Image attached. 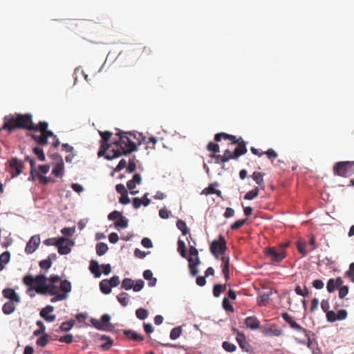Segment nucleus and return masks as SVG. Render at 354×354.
Returning a JSON list of instances; mask_svg holds the SVG:
<instances>
[{"mask_svg":"<svg viewBox=\"0 0 354 354\" xmlns=\"http://www.w3.org/2000/svg\"><path fill=\"white\" fill-rule=\"evenodd\" d=\"M117 299L122 306H127L129 303V295L125 292H122L117 296Z\"/></svg>","mask_w":354,"mask_h":354,"instance_id":"7c9ffc66","label":"nucleus"},{"mask_svg":"<svg viewBox=\"0 0 354 354\" xmlns=\"http://www.w3.org/2000/svg\"><path fill=\"white\" fill-rule=\"evenodd\" d=\"M55 294L50 295L55 296L50 299V301L54 303L57 301L65 300L68 298V293L71 291V283L69 281L65 279L61 281L59 287L55 285Z\"/></svg>","mask_w":354,"mask_h":354,"instance_id":"1a4fd4ad","label":"nucleus"},{"mask_svg":"<svg viewBox=\"0 0 354 354\" xmlns=\"http://www.w3.org/2000/svg\"><path fill=\"white\" fill-rule=\"evenodd\" d=\"M288 246V244H285L284 245H281L279 248H267L264 251L265 255L272 263H279L286 258V252L285 251V248Z\"/></svg>","mask_w":354,"mask_h":354,"instance_id":"0eeeda50","label":"nucleus"},{"mask_svg":"<svg viewBox=\"0 0 354 354\" xmlns=\"http://www.w3.org/2000/svg\"><path fill=\"white\" fill-rule=\"evenodd\" d=\"M234 332H236V340L240 346V347L243 349V334L236 330L235 328H233Z\"/></svg>","mask_w":354,"mask_h":354,"instance_id":"680f3d73","label":"nucleus"},{"mask_svg":"<svg viewBox=\"0 0 354 354\" xmlns=\"http://www.w3.org/2000/svg\"><path fill=\"white\" fill-rule=\"evenodd\" d=\"M221 260L222 261V272L225 280L228 281L230 279V259L228 257L223 255Z\"/></svg>","mask_w":354,"mask_h":354,"instance_id":"5701e85b","label":"nucleus"},{"mask_svg":"<svg viewBox=\"0 0 354 354\" xmlns=\"http://www.w3.org/2000/svg\"><path fill=\"white\" fill-rule=\"evenodd\" d=\"M33 152L37 156V158L39 160H41V161L45 160V155H44V151L41 148L38 147H35L33 149Z\"/></svg>","mask_w":354,"mask_h":354,"instance_id":"49530a36","label":"nucleus"},{"mask_svg":"<svg viewBox=\"0 0 354 354\" xmlns=\"http://www.w3.org/2000/svg\"><path fill=\"white\" fill-rule=\"evenodd\" d=\"M68 241V240L64 237L58 238V243L57 247L58 249V252L62 255L67 254L71 252V249L70 246L64 244Z\"/></svg>","mask_w":354,"mask_h":354,"instance_id":"412c9836","label":"nucleus"},{"mask_svg":"<svg viewBox=\"0 0 354 354\" xmlns=\"http://www.w3.org/2000/svg\"><path fill=\"white\" fill-rule=\"evenodd\" d=\"M73 326V323L71 322H63L60 326V330L64 332H67L71 329Z\"/></svg>","mask_w":354,"mask_h":354,"instance_id":"13d9d810","label":"nucleus"},{"mask_svg":"<svg viewBox=\"0 0 354 354\" xmlns=\"http://www.w3.org/2000/svg\"><path fill=\"white\" fill-rule=\"evenodd\" d=\"M245 325L252 330H256L260 328V322L254 316L248 317L245 319Z\"/></svg>","mask_w":354,"mask_h":354,"instance_id":"aec40b11","label":"nucleus"},{"mask_svg":"<svg viewBox=\"0 0 354 354\" xmlns=\"http://www.w3.org/2000/svg\"><path fill=\"white\" fill-rule=\"evenodd\" d=\"M252 178L259 185H261L263 183V174L261 172L254 171L252 175Z\"/></svg>","mask_w":354,"mask_h":354,"instance_id":"79ce46f5","label":"nucleus"},{"mask_svg":"<svg viewBox=\"0 0 354 354\" xmlns=\"http://www.w3.org/2000/svg\"><path fill=\"white\" fill-rule=\"evenodd\" d=\"M101 339L106 341L105 343H104L101 345L102 348L104 351L109 350L113 344V339L111 337H106L104 335L101 337Z\"/></svg>","mask_w":354,"mask_h":354,"instance_id":"ea45409f","label":"nucleus"},{"mask_svg":"<svg viewBox=\"0 0 354 354\" xmlns=\"http://www.w3.org/2000/svg\"><path fill=\"white\" fill-rule=\"evenodd\" d=\"M4 297L9 299L10 301L15 303L20 302V297L17 292L12 288H6L2 292Z\"/></svg>","mask_w":354,"mask_h":354,"instance_id":"4be33fe9","label":"nucleus"},{"mask_svg":"<svg viewBox=\"0 0 354 354\" xmlns=\"http://www.w3.org/2000/svg\"><path fill=\"white\" fill-rule=\"evenodd\" d=\"M345 276L354 283V263L350 264L348 270L345 272Z\"/></svg>","mask_w":354,"mask_h":354,"instance_id":"de8ad7c7","label":"nucleus"},{"mask_svg":"<svg viewBox=\"0 0 354 354\" xmlns=\"http://www.w3.org/2000/svg\"><path fill=\"white\" fill-rule=\"evenodd\" d=\"M136 315L139 319L143 320L147 317L148 311L145 308H140L136 310Z\"/></svg>","mask_w":354,"mask_h":354,"instance_id":"c03bdc74","label":"nucleus"},{"mask_svg":"<svg viewBox=\"0 0 354 354\" xmlns=\"http://www.w3.org/2000/svg\"><path fill=\"white\" fill-rule=\"evenodd\" d=\"M263 333L265 335L279 337L283 335V330L279 328L276 324H273L270 328L264 330Z\"/></svg>","mask_w":354,"mask_h":354,"instance_id":"b1692460","label":"nucleus"},{"mask_svg":"<svg viewBox=\"0 0 354 354\" xmlns=\"http://www.w3.org/2000/svg\"><path fill=\"white\" fill-rule=\"evenodd\" d=\"M210 251L218 259L219 254H223L226 250V243L223 236H220L218 240H214L210 245Z\"/></svg>","mask_w":354,"mask_h":354,"instance_id":"f8f14e48","label":"nucleus"},{"mask_svg":"<svg viewBox=\"0 0 354 354\" xmlns=\"http://www.w3.org/2000/svg\"><path fill=\"white\" fill-rule=\"evenodd\" d=\"M182 333V328L180 326L174 328L169 335V337L171 339H176L180 337Z\"/></svg>","mask_w":354,"mask_h":354,"instance_id":"37998d69","label":"nucleus"},{"mask_svg":"<svg viewBox=\"0 0 354 354\" xmlns=\"http://www.w3.org/2000/svg\"><path fill=\"white\" fill-rule=\"evenodd\" d=\"M54 160H57V162L53 167L52 174L56 176L61 178L64 175V164L62 158L58 155H54Z\"/></svg>","mask_w":354,"mask_h":354,"instance_id":"2eb2a0df","label":"nucleus"},{"mask_svg":"<svg viewBox=\"0 0 354 354\" xmlns=\"http://www.w3.org/2000/svg\"><path fill=\"white\" fill-rule=\"evenodd\" d=\"M124 334L129 339L134 341V342H142L144 340V337L141 335L140 334L138 333L137 332L133 330H127L124 331Z\"/></svg>","mask_w":354,"mask_h":354,"instance_id":"a878e982","label":"nucleus"},{"mask_svg":"<svg viewBox=\"0 0 354 354\" xmlns=\"http://www.w3.org/2000/svg\"><path fill=\"white\" fill-rule=\"evenodd\" d=\"M100 266L97 261L92 260L90 263L89 269L91 273L94 274V276L97 278H99L101 276V272L99 270Z\"/></svg>","mask_w":354,"mask_h":354,"instance_id":"bb28decb","label":"nucleus"},{"mask_svg":"<svg viewBox=\"0 0 354 354\" xmlns=\"http://www.w3.org/2000/svg\"><path fill=\"white\" fill-rule=\"evenodd\" d=\"M108 250V246L106 243L100 242L96 245V252L99 256L104 255Z\"/></svg>","mask_w":354,"mask_h":354,"instance_id":"f704fd0d","label":"nucleus"},{"mask_svg":"<svg viewBox=\"0 0 354 354\" xmlns=\"http://www.w3.org/2000/svg\"><path fill=\"white\" fill-rule=\"evenodd\" d=\"M48 278L44 274H38L34 277L31 274H26L23 278L24 283L31 290L42 295L55 294V285L48 284Z\"/></svg>","mask_w":354,"mask_h":354,"instance_id":"f03ea898","label":"nucleus"},{"mask_svg":"<svg viewBox=\"0 0 354 354\" xmlns=\"http://www.w3.org/2000/svg\"><path fill=\"white\" fill-rule=\"evenodd\" d=\"M134 281L130 278H125L123 279L121 288L127 290L133 289Z\"/></svg>","mask_w":354,"mask_h":354,"instance_id":"58836bf2","label":"nucleus"},{"mask_svg":"<svg viewBox=\"0 0 354 354\" xmlns=\"http://www.w3.org/2000/svg\"><path fill=\"white\" fill-rule=\"evenodd\" d=\"M218 186L217 183H211L209 186L205 188L201 194L204 195H209V194H216L218 196L221 197V192L218 189H216L215 187Z\"/></svg>","mask_w":354,"mask_h":354,"instance_id":"393cba45","label":"nucleus"},{"mask_svg":"<svg viewBox=\"0 0 354 354\" xmlns=\"http://www.w3.org/2000/svg\"><path fill=\"white\" fill-rule=\"evenodd\" d=\"M344 283L343 279L339 277L336 279H330L326 284V289L328 292H333L337 288L342 286Z\"/></svg>","mask_w":354,"mask_h":354,"instance_id":"6ab92c4d","label":"nucleus"},{"mask_svg":"<svg viewBox=\"0 0 354 354\" xmlns=\"http://www.w3.org/2000/svg\"><path fill=\"white\" fill-rule=\"evenodd\" d=\"M115 136L119 139L113 143L115 147H113L105 155V158L107 160H112L122 155L126 156L137 151L138 145H141L145 139L142 134L139 132L123 131L120 129H117Z\"/></svg>","mask_w":354,"mask_h":354,"instance_id":"f257e3e1","label":"nucleus"},{"mask_svg":"<svg viewBox=\"0 0 354 354\" xmlns=\"http://www.w3.org/2000/svg\"><path fill=\"white\" fill-rule=\"evenodd\" d=\"M295 292L301 296L306 297L308 295V290L307 288L305 287L304 290H303L299 286H297L295 289Z\"/></svg>","mask_w":354,"mask_h":354,"instance_id":"e2e57ef3","label":"nucleus"},{"mask_svg":"<svg viewBox=\"0 0 354 354\" xmlns=\"http://www.w3.org/2000/svg\"><path fill=\"white\" fill-rule=\"evenodd\" d=\"M157 142V139L155 137H151L149 138L148 141L147 142V146L146 149H155L156 143Z\"/></svg>","mask_w":354,"mask_h":354,"instance_id":"0e129e2a","label":"nucleus"},{"mask_svg":"<svg viewBox=\"0 0 354 354\" xmlns=\"http://www.w3.org/2000/svg\"><path fill=\"white\" fill-rule=\"evenodd\" d=\"M222 305H223V308L226 311H230V312H232V313L234 312V307L232 306V305L229 301L228 298L225 297L223 299Z\"/></svg>","mask_w":354,"mask_h":354,"instance_id":"09e8293b","label":"nucleus"},{"mask_svg":"<svg viewBox=\"0 0 354 354\" xmlns=\"http://www.w3.org/2000/svg\"><path fill=\"white\" fill-rule=\"evenodd\" d=\"M15 301H7L6 302L2 308L3 312L6 315H10L15 310V306L14 304Z\"/></svg>","mask_w":354,"mask_h":354,"instance_id":"c756f323","label":"nucleus"},{"mask_svg":"<svg viewBox=\"0 0 354 354\" xmlns=\"http://www.w3.org/2000/svg\"><path fill=\"white\" fill-rule=\"evenodd\" d=\"M115 226L117 228H126L128 226V220L123 216H122L115 223Z\"/></svg>","mask_w":354,"mask_h":354,"instance_id":"a19ab883","label":"nucleus"},{"mask_svg":"<svg viewBox=\"0 0 354 354\" xmlns=\"http://www.w3.org/2000/svg\"><path fill=\"white\" fill-rule=\"evenodd\" d=\"M227 288L226 284H216L213 287V295L215 297H218L222 292H224Z\"/></svg>","mask_w":354,"mask_h":354,"instance_id":"2f4dec72","label":"nucleus"},{"mask_svg":"<svg viewBox=\"0 0 354 354\" xmlns=\"http://www.w3.org/2000/svg\"><path fill=\"white\" fill-rule=\"evenodd\" d=\"M259 194V188L255 187L252 190L248 192L246 194H245V199L246 200H252L255 197H257Z\"/></svg>","mask_w":354,"mask_h":354,"instance_id":"a18cd8bd","label":"nucleus"},{"mask_svg":"<svg viewBox=\"0 0 354 354\" xmlns=\"http://www.w3.org/2000/svg\"><path fill=\"white\" fill-rule=\"evenodd\" d=\"M326 319L328 322H335L337 321L336 313L333 310H328L326 312Z\"/></svg>","mask_w":354,"mask_h":354,"instance_id":"5fc2aeb1","label":"nucleus"},{"mask_svg":"<svg viewBox=\"0 0 354 354\" xmlns=\"http://www.w3.org/2000/svg\"><path fill=\"white\" fill-rule=\"evenodd\" d=\"M333 173L336 176L349 177L354 174V161H340L333 166Z\"/></svg>","mask_w":354,"mask_h":354,"instance_id":"6e6552de","label":"nucleus"},{"mask_svg":"<svg viewBox=\"0 0 354 354\" xmlns=\"http://www.w3.org/2000/svg\"><path fill=\"white\" fill-rule=\"evenodd\" d=\"M207 149L209 151H212L213 153L219 152V146L218 144H216L213 142H209L207 145Z\"/></svg>","mask_w":354,"mask_h":354,"instance_id":"052dcab7","label":"nucleus"},{"mask_svg":"<svg viewBox=\"0 0 354 354\" xmlns=\"http://www.w3.org/2000/svg\"><path fill=\"white\" fill-rule=\"evenodd\" d=\"M176 226L181 231L183 235H186L189 233V228L184 221L178 220L176 222Z\"/></svg>","mask_w":354,"mask_h":354,"instance_id":"e433bc0d","label":"nucleus"},{"mask_svg":"<svg viewBox=\"0 0 354 354\" xmlns=\"http://www.w3.org/2000/svg\"><path fill=\"white\" fill-rule=\"evenodd\" d=\"M222 346L223 349L227 352H233L236 349V346L228 342H223Z\"/></svg>","mask_w":354,"mask_h":354,"instance_id":"603ef678","label":"nucleus"},{"mask_svg":"<svg viewBox=\"0 0 354 354\" xmlns=\"http://www.w3.org/2000/svg\"><path fill=\"white\" fill-rule=\"evenodd\" d=\"M2 126L3 130L12 132L16 129H24L30 131L35 129L36 125L32 120L31 114H17L16 116L6 117Z\"/></svg>","mask_w":354,"mask_h":354,"instance_id":"7ed1b4c3","label":"nucleus"},{"mask_svg":"<svg viewBox=\"0 0 354 354\" xmlns=\"http://www.w3.org/2000/svg\"><path fill=\"white\" fill-rule=\"evenodd\" d=\"M306 243L302 241H298L297 242V248L299 253L302 254L303 257L306 256L308 253L306 250Z\"/></svg>","mask_w":354,"mask_h":354,"instance_id":"4c0bfd02","label":"nucleus"},{"mask_svg":"<svg viewBox=\"0 0 354 354\" xmlns=\"http://www.w3.org/2000/svg\"><path fill=\"white\" fill-rule=\"evenodd\" d=\"M270 300V294L263 293L259 295L257 298V304L261 306H266Z\"/></svg>","mask_w":354,"mask_h":354,"instance_id":"473e14b6","label":"nucleus"},{"mask_svg":"<svg viewBox=\"0 0 354 354\" xmlns=\"http://www.w3.org/2000/svg\"><path fill=\"white\" fill-rule=\"evenodd\" d=\"M339 288V297L343 299L348 293V287L347 286H342Z\"/></svg>","mask_w":354,"mask_h":354,"instance_id":"4d7b16f0","label":"nucleus"},{"mask_svg":"<svg viewBox=\"0 0 354 354\" xmlns=\"http://www.w3.org/2000/svg\"><path fill=\"white\" fill-rule=\"evenodd\" d=\"M54 310V307L52 306H47L46 307L41 309L40 311V316L48 322H53L55 320L56 316L55 315H49Z\"/></svg>","mask_w":354,"mask_h":354,"instance_id":"a211bd4d","label":"nucleus"},{"mask_svg":"<svg viewBox=\"0 0 354 354\" xmlns=\"http://www.w3.org/2000/svg\"><path fill=\"white\" fill-rule=\"evenodd\" d=\"M64 236H72L75 232V227H64L61 230Z\"/></svg>","mask_w":354,"mask_h":354,"instance_id":"69168bd1","label":"nucleus"},{"mask_svg":"<svg viewBox=\"0 0 354 354\" xmlns=\"http://www.w3.org/2000/svg\"><path fill=\"white\" fill-rule=\"evenodd\" d=\"M100 135L101 136L102 140H101V145L100 150L97 153L98 156H102L103 155H106L107 153H109V150H111L113 147H115V145L109 144L108 141L111 138L113 133L110 131H100Z\"/></svg>","mask_w":354,"mask_h":354,"instance_id":"9b49d317","label":"nucleus"},{"mask_svg":"<svg viewBox=\"0 0 354 354\" xmlns=\"http://www.w3.org/2000/svg\"><path fill=\"white\" fill-rule=\"evenodd\" d=\"M263 153H265L272 162L278 156L277 153L272 149H269L268 151L263 152Z\"/></svg>","mask_w":354,"mask_h":354,"instance_id":"8fccbe9b","label":"nucleus"},{"mask_svg":"<svg viewBox=\"0 0 354 354\" xmlns=\"http://www.w3.org/2000/svg\"><path fill=\"white\" fill-rule=\"evenodd\" d=\"M145 285V282L142 279H138L136 282L134 281L133 290L135 292H139L140 291Z\"/></svg>","mask_w":354,"mask_h":354,"instance_id":"3c124183","label":"nucleus"},{"mask_svg":"<svg viewBox=\"0 0 354 354\" xmlns=\"http://www.w3.org/2000/svg\"><path fill=\"white\" fill-rule=\"evenodd\" d=\"M178 252L183 257H187V247L185 243L180 239L178 241Z\"/></svg>","mask_w":354,"mask_h":354,"instance_id":"72a5a7b5","label":"nucleus"},{"mask_svg":"<svg viewBox=\"0 0 354 354\" xmlns=\"http://www.w3.org/2000/svg\"><path fill=\"white\" fill-rule=\"evenodd\" d=\"M48 122L43 121L39 122L35 129L32 131H39L41 132L40 135L32 134L31 137L32 139L40 145H46L48 143V138L50 136H53V133L51 131L48 130Z\"/></svg>","mask_w":354,"mask_h":354,"instance_id":"423d86ee","label":"nucleus"},{"mask_svg":"<svg viewBox=\"0 0 354 354\" xmlns=\"http://www.w3.org/2000/svg\"><path fill=\"white\" fill-rule=\"evenodd\" d=\"M10 254L9 252H4L0 255V261L3 263H7L10 260Z\"/></svg>","mask_w":354,"mask_h":354,"instance_id":"338daca9","label":"nucleus"},{"mask_svg":"<svg viewBox=\"0 0 354 354\" xmlns=\"http://www.w3.org/2000/svg\"><path fill=\"white\" fill-rule=\"evenodd\" d=\"M122 216V213L120 212H118L117 210H115L112 212H111L108 215V219L109 221H117L118 220L121 216Z\"/></svg>","mask_w":354,"mask_h":354,"instance_id":"864d4df0","label":"nucleus"},{"mask_svg":"<svg viewBox=\"0 0 354 354\" xmlns=\"http://www.w3.org/2000/svg\"><path fill=\"white\" fill-rule=\"evenodd\" d=\"M24 168V163L17 158H12L8 161V171L11 174L12 178L20 175Z\"/></svg>","mask_w":354,"mask_h":354,"instance_id":"ddd939ff","label":"nucleus"},{"mask_svg":"<svg viewBox=\"0 0 354 354\" xmlns=\"http://www.w3.org/2000/svg\"><path fill=\"white\" fill-rule=\"evenodd\" d=\"M189 252L190 257L188 258L187 260L189 261V272L192 276H196L198 272V270L196 267L201 263V261L198 257V252L197 249L195 248V246L190 245Z\"/></svg>","mask_w":354,"mask_h":354,"instance_id":"9d476101","label":"nucleus"},{"mask_svg":"<svg viewBox=\"0 0 354 354\" xmlns=\"http://www.w3.org/2000/svg\"><path fill=\"white\" fill-rule=\"evenodd\" d=\"M221 139L230 140L231 142V145H238L233 152H232L230 149H226L223 155H227V161L230 158H237L243 154V140L241 138L236 139V136L223 132L216 133L214 136L215 141L220 142Z\"/></svg>","mask_w":354,"mask_h":354,"instance_id":"39448f33","label":"nucleus"},{"mask_svg":"<svg viewBox=\"0 0 354 354\" xmlns=\"http://www.w3.org/2000/svg\"><path fill=\"white\" fill-rule=\"evenodd\" d=\"M40 242L39 235L32 236L26 244L25 252L28 254L33 253L39 247Z\"/></svg>","mask_w":354,"mask_h":354,"instance_id":"dca6fc26","label":"nucleus"},{"mask_svg":"<svg viewBox=\"0 0 354 354\" xmlns=\"http://www.w3.org/2000/svg\"><path fill=\"white\" fill-rule=\"evenodd\" d=\"M281 317L289 324L290 327L297 331V333L304 334L305 338L296 337L295 341L302 345H306L308 348H312L314 346L315 334L303 328L301 325L297 324L288 313L284 312L281 313Z\"/></svg>","mask_w":354,"mask_h":354,"instance_id":"20e7f679","label":"nucleus"},{"mask_svg":"<svg viewBox=\"0 0 354 354\" xmlns=\"http://www.w3.org/2000/svg\"><path fill=\"white\" fill-rule=\"evenodd\" d=\"M100 288L102 293L108 295L111 292V286L107 279H104L100 282Z\"/></svg>","mask_w":354,"mask_h":354,"instance_id":"c85d7f7f","label":"nucleus"},{"mask_svg":"<svg viewBox=\"0 0 354 354\" xmlns=\"http://www.w3.org/2000/svg\"><path fill=\"white\" fill-rule=\"evenodd\" d=\"M39 265L41 269L48 270L52 266V262L50 261V259H46L41 261Z\"/></svg>","mask_w":354,"mask_h":354,"instance_id":"6e6d98bb","label":"nucleus"},{"mask_svg":"<svg viewBox=\"0 0 354 354\" xmlns=\"http://www.w3.org/2000/svg\"><path fill=\"white\" fill-rule=\"evenodd\" d=\"M143 277L146 280L149 281L148 284L149 286H155L157 279L153 277V273L150 270H146L144 271Z\"/></svg>","mask_w":354,"mask_h":354,"instance_id":"cd10ccee","label":"nucleus"},{"mask_svg":"<svg viewBox=\"0 0 354 354\" xmlns=\"http://www.w3.org/2000/svg\"><path fill=\"white\" fill-rule=\"evenodd\" d=\"M108 282L111 285V288L116 287L120 283L119 277L113 276L110 279V280H108Z\"/></svg>","mask_w":354,"mask_h":354,"instance_id":"774afa93","label":"nucleus"},{"mask_svg":"<svg viewBox=\"0 0 354 354\" xmlns=\"http://www.w3.org/2000/svg\"><path fill=\"white\" fill-rule=\"evenodd\" d=\"M142 182V177L140 174H136L133 175V178L129 180L127 183V188L130 190V194L132 195L136 194L138 191H133L136 185H140Z\"/></svg>","mask_w":354,"mask_h":354,"instance_id":"f3484780","label":"nucleus"},{"mask_svg":"<svg viewBox=\"0 0 354 354\" xmlns=\"http://www.w3.org/2000/svg\"><path fill=\"white\" fill-rule=\"evenodd\" d=\"M212 158H215L216 163L225 162L227 161V155H216L213 154L211 156Z\"/></svg>","mask_w":354,"mask_h":354,"instance_id":"bf43d9fd","label":"nucleus"},{"mask_svg":"<svg viewBox=\"0 0 354 354\" xmlns=\"http://www.w3.org/2000/svg\"><path fill=\"white\" fill-rule=\"evenodd\" d=\"M49 342V335L48 334H43L37 340V345L41 347L46 346Z\"/></svg>","mask_w":354,"mask_h":354,"instance_id":"c9c22d12","label":"nucleus"},{"mask_svg":"<svg viewBox=\"0 0 354 354\" xmlns=\"http://www.w3.org/2000/svg\"><path fill=\"white\" fill-rule=\"evenodd\" d=\"M110 319V315L108 314H104L102 316L100 319L91 318L90 322L95 328L102 330H107L111 327V324L109 322Z\"/></svg>","mask_w":354,"mask_h":354,"instance_id":"4468645a","label":"nucleus"}]
</instances>
